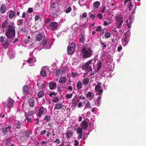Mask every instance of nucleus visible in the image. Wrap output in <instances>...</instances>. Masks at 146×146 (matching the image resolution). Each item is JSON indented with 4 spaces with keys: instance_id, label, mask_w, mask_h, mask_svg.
Wrapping results in <instances>:
<instances>
[{
    "instance_id": "680f3d73",
    "label": "nucleus",
    "mask_w": 146,
    "mask_h": 146,
    "mask_svg": "<svg viewBox=\"0 0 146 146\" xmlns=\"http://www.w3.org/2000/svg\"><path fill=\"white\" fill-rule=\"evenodd\" d=\"M33 9L32 8H29L27 10L28 12L29 13H31L33 11Z\"/></svg>"
},
{
    "instance_id": "4d7b16f0",
    "label": "nucleus",
    "mask_w": 146,
    "mask_h": 146,
    "mask_svg": "<svg viewBox=\"0 0 146 146\" xmlns=\"http://www.w3.org/2000/svg\"><path fill=\"white\" fill-rule=\"evenodd\" d=\"M72 10V8L71 7H69L68 9L66 11V12L67 13H69Z\"/></svg>"
},
{
    "instance_id": "bf43d9fd",
    "label": "nucleus",
    "mask_w": 146,
    "mask_h": 146,
    "mask_svg": "<svg viewBox=\"0 0 146 146\" xmlns=\"http://www.w3.org/2000/svg\"><path fill=\"white\" fill-rule=\"evenodd\" d=\"M0 41L2 42H4L5 41L4 37L2 36L0 37Z\"/></svg>"
},
{
    "instance_id": "f704fd0d",
    "label": "nucleus",
    "mask_w": 146,
    "mask_h": 146,
    "mask_svg": "<svg viewBox=\"0 0 146 146\" xmlns=\"http://www.w3.org/2000/svg\"><path fill=\"white\" fill-rule=\"evenodd\" d=\"M21 124L20 122L18 121L15 125V126L17 129H20L21 128Z\"/></svg>"
},
{
    "instance_id": "a19ab883",
    "label": "nucleus",
    "mask_w": 146,
    "mask_h": 146,
    "mask_svg": "<svg viewBox=\"0 0 146 146\" xmlns=\"http://www.w3.org/2000/svg\"><path fill=\"white\" fill-rule=\"evenodd\" d=\"M33 111H30L28 112L27 113H25V114H27V115L32 116L34 114Z\"/></svg>"
},
{
    "instance_id": "423d86ee",
    "label": "nucleus",
    "mask_w": 146,
    "mask_h": 146,
    "mask_svg": "<svg viewBox=\"0 0 146 146\" xmlns=\"http://www.w3.org/2000/svg\"><path fill=\"white\" fill-rule=\"evenodd\" d=\"M14 102V100L11 98L8 99L6 104L7 107L9 108L12 107Z\"/></svg>"
},
{
    "instance_id": "5701e85b",
    "label": "nucleus",
    "mask_w": 146,
    "mask_h": 146,
    "mask_svg": "<svg viewBox=\"0 0 146 146\" xmlns=\"http://www.w3.org/2000/svg\"><path fill=\"white\" fill-rule=\"evenodd\" d=\"M123 22H116V27L118 29H120L121 26V25L123 23Z\"/></svg>"
},
{
    "instance_id": "774afa93",
    "label": "nucleus",
    "mask_w": 146,
    "mask_h": 146,
    "mask_svg": "<svg viewBox=\"0 0 146 146\" xmlns=\"http://www.w3.org/2000/svg\"><path fill=\"white\" fill-rule=\"evenodd\" d=\"M23 20L19 19L18 21V22L19 23V25H20L23 23Z\"/></svg>"
},
{
    "instance_id": "6e6552de",
    "label": "nucleus",
    "mask_w": 146,
    "mask_h": 146,
    "mask_svg": "<svg viewBox=\"0 0 146 146\" xmlns=\"http://www.w3.org/2000/svg\"><path fill=\"white\" fill-rule=\"evenodd\" d=\"M80 125L82 127L81 128L85 130H86L88 127L87 122L84 120H83L81 123Z\"/></svg>"
},
{
    "instance_id": "bb28decb",
    "label": "nucleus",
    "mask_w": 146,
    "mask_h": 146,
    "mask_svg": "<svg viewBox=\"0 0 146 146\" xmlns=\"http://www.w3.org/2000/svg\"><path fill=\"white\" fill-rule=\"evenodd\" d=\"M101 97H98L95 102V104H96V105L98 106H99L100 105V102L101 101Z\"/></svg>"
},
{
    "instance_id": "39448f33",
    "label": "nucleus",
    "mask_w": 146,
    "mask_h": 146,
    "mask_svg": "<svg viewBox=\"0 0 146 146\" xmlns=\"http://www.w3.org/2000/svg\"><path fill=\"white\" fill-rule=\"evenodd\" d=\"M58 3L57 2L53 3L51 5L50 7V13H54L57 12L56 9L58 6Z\"/></svg>"
},
{
    "instance_id": "c9c22d12",
    "label": "nucleus",
    "mask_w": 146,
    "mask_h": 146,
    "mask_svg": "<svg viewBox=\"0 0 146 146\" xmlns=\"http://www.w3.org/2000/svg\"><path fill=\"white\" fill-rule=\"evenodd\" d=\"M93 60L91 59V60H90L88 62H87L86 64H85V66L87 67H88L91 64H92V62L93 61Z\"/></svg>"
},
{
    "instance_id": "37998d69",
    "label": "nucleus",
    "mask_w": 146,
    "mask_h": 146,
    "mask_svg": "<svg viewBox=\"0 0 146 146\" xmlns=\"http://www.w3.org/2000/svg\"><path fill=\"white\" fill-rule=\"evenodd\" d=\"M62 73V72L60 71V69H57L56 70V75L57 76H58L60 74Z\"/></svg>"
},
{
    "instance_id": "09e8293b",
    "label": "nucleus",
    "mask_w": 146,
    "mask_h": 146,
    "mask_svg": "<svg viewBox=\"0 0 146 146\" xmlns=\"http://www.w3.org/2000/svg\"><path fill=\"white\" fill-rule=\"evenodd\" d=\"M59 98L57 97H55L52 100V101L54 102H57L58 101Z\"/></svg>"
},
{
    "instance_id": "1a4fd4ad",
    "label": "nucleus",
    "mask_w": 146,
    "mask_h": 146,
    "mask_svg": "<svg viewBox=\"0 0 146 146\" xmlns=\"http://www.w3.org/2000/svg\"><path fill=\"white\" fill-rule=\"evenodd\" d=\"M86 96L89 100H91L94 98V94L92 92H88L86 93Z\"/></svg>"
},
{
    "instance_id": "72a5a7b5",
    "label": "nucleus",
    "mask_w": 146,
    "mask_h": 146,
    "mask_svg": "<svg viewBox=\"0 0 146 146\" xmlns=\"http://www.w3.org/2000/svg\"><path fill=\"white\" fill-rule=\"evenodd\" d=\"M44 94V92L42 91H40L38 94V98L42 97Z\"/></svg>"
},
{
    "instance_id": "052dcab7",
    "label": "nucleus",
    "mask_w": 146,
    "mask_h": 146,
    "mask_svg": "<svg viewBox=\"0 0 146 146\" xmlns=\"http://www.w3.org/2000/svg\"><path fill=\"white\" fill-rule=\"evenodd\" d=\"M77 75V74L76 73L72 72L71 73V75L73 78L75 77Z\"/></svg>"
},
{
    "instance_id": "ea45409f",
    "label": "nucleus",
    "mask_w": 146,
    "mask_h": 146,
    "mask_svg": "<svg viewBox=\"0 0 146 146\" xmlns=\"http://www.w3.org/2000/svg\"><path fill=\"white\" fill-rule=\"evenodd\" d=\"M51 117L49 115H46L44 118V119L46 120L47 122L49 121H50Z\"/></svg>"
},
{
    "instance_id": "c756f323",
    "label": "nucleus",
    "mask_w": 146,
    "mask_h": 146,
    "mask_svg": "<svg viewBox=\"0 0 146 146\" xmlns=\"http://www.w3.org/2000/svg\"><path fill=\"white\" fill-rule=\"evenodd\" d=\"M25 115L26 117V119L27 121L29 122H31L32 120V116L27 115V114H25Z\"/></svg>"
},
{
    "instance_id": "412c9836",
    "label": "nucleus",
    "mask_w": 146,
    "mask_h": 146,
    "mask_svg": "<svg viewBox=\"0 0 146 146\" xmlns=\"http://www.w3.org/2000/svg\"><path fill=\"white\" fill-rule=\"evenodd\" d=\"M23 92L24 94H26L29 92V88L27 86H24L23 88Z\"/></svg>"
},
{
    "instance_id": "f257e3e1",
    "label": "nucleus",
    "mask_w": 146,
    "mask_h": 146,
    "mask_svg": "<svg viewBox=\"0 0 146 146\" xmlns=\"http://www.w3.org/2000/svg\"><path fill=\"white\" fill-rule=\"evenodd\" d=\"M5 35L7 38L14 39L15 35V27L14 26L9 25L7 28Z\"/></svg>"
},
{
    "instance_id": "b1692460",
    "label": "nucleus",
    "mask_w": 146,
    "mask_h": 146,
    "mask_svg": "<svg viewBox=\"0 0 146 146\" xmlns=\"http://www.w3.org/2000/svg\"><path fill=\"white\" fill-rule=\"evenodd\" d=\"M24 135L25 137L27 138L29 137L30 136V133L29 131L28 130L26 131L24 133Z\"/></svg>"
},
{
    "instance_id": "4468645a",
    "label": "nucleus",
    "mask_w": 146,
    "mask_h": 146,
    "mask_svg": "<svg viewBox=\"0 0 146 146\" xmlns=\"http://www.w3.org/2000/svg\"><path fill=\"white\" fill-rule=\"evenodd\" d=\"M43 37L42 33H38L36 37V40L38 41H39L42 40Z\"/></svg>"
},
{
    "instance_id": "c03bdc74",
    "label": "nucleus",
    "mask_w": 146,
    "mask_h": 146,
    "mask_svg": "<svg viewBox=\"0 0 146 146\" xmlns=\"http://www.w3.org/2000/svg\"><path fill=\"white\" fill-rule=\"evenodd\" d=\"M111 36V33L108 32H106L105 34V36L106 38H109Z\"/></svg>"
},
{
    "instance_id": "de8ad7c7",
    "label": "nucleus",
    "mask_w": 146,
    "mask_h": 146,
    "mask_svg": "<svg viewBox=\"0 0 146 146\" xmlns=\"http://www.w3.org/2000/svg\"><path fill=\"white\" fill-rule=\"evenodd\" d=\"M90 103L89 101H88L85 104V105L86 107H89L90 108H92V107L90 106Z\"/></svg>"
},
{
    "instance_id": "6ab92c4d",
    "label": "nucleus",
    "mask_w": 146,
    "mask_h": 146,
    "mask_svg": "<svg viewBox=\"0 0 146 146\" xmlns=\"http://www.w3.org/2000/svg\"><path fill=\"white\" fill-rule=\"evenodd\" d=\"M63 106L62 104L58 103L55 105L54 107V109L57 110H59Z\"/></svg>"
},
{
    "instance_id": "e2e57ef3",
    "label": "nucleus",
    "mask_w": 146,
    "mask_h": 146,
    "mask_svg": "<svg viewBox=\"0 0 146 146\" xmlns=\"http://www.w3.org/2000/svg\"><path fill=\"white\" fill-rule=\"evenodd\" d=\"M103 90L101 89H100V90H99L97 92H98V95H100L102 94V93L103 92Z\"/></svg>"
},
{
    "instance_id": "58836bf2",
    "label": "nucleus",
    "mask_w": 146,
    "mask_h": 146,
    "mask_svg": "<svg viewBox=\"0 0 146 146\" xmlns=\"http://www.w3.org/2000/svg\"><path fill=\"white\" fill-rule=\"evenodd\" d=\"M101 86L99 84L97 85L95 87V90L96 92L98 91L101 89Z\"/></svg>"
},
{
    "instance_id": "9b49d317",
    "label": "nucleus",
    "mask_w": 146,
    "mask_h": 146,
    "mask_svg": "<svg viewBox=\"0 0 146 146\" xmlns=\"http://www.w3.org/2000/svg\"><path fill=\"white\" fill-rule=\"evenodd\" d=\"M13 40L7 38L5 43L3 44V46L4 47V48H7L9 45L10 43L11 42H12Z\"/></svg>"
},
{
    "instance_id": "f3484780",
    "label": "nucleus",
    "mask_w": 146,
    "mask_h": 146,
    "mask_svg": "<svg viewBox=\"0 0 146 146\" xmlns=\"http://www.w3.org/2000/svg\"><path fill=\"white\" fill-rule=\"evenodd\" d=\"M56 84L53 82H51L50 83L48 86L50 90H54L56 88Z\"/></svg>"
},
{
    "instance_id": "6e6d98bb",
    "label": "nucleus",
    "mask_w": 146,
    "mask_h": 146,
    "mask_svg": "<svg viewBox=\"0 0 146 146\" xmlns=\"http://www.w3.org/2000/svg\"><path fill=\"white\" fill-rule=\"evenodd\" d=\"M106 8L105 6L102 7V10L101 11V13H102L106 12Z\"/></svg>"
},
{
    "instance_id": "393cba45",
    "label": "nucleus",
    "mask_w": 146,
    "mask_h": 146,
    "mask_svg": "<svg viewBox=\"0 0 146 146\" xmlns=\"http://www.w3.org/2000/svg\"><path fill=\"white\" fill-rule=\"evenodd\" d=\"M129 39V38L128 35H126L123 39V41L125 42V44H126L128 43Z\"/></svg>"
},
{
    "instance_id": "aec40b11",
    "label": "nucleus",
    "mask_w": 146,
    "mask_h": 146,
    "mask_svg": "<svg viewBox=\"0 0 146 146\" xmlns=\"http://www.w3.org/2000/svg\"><path fill=\"white\" fill-rule=\"evenodd\" d=\"M132 22V20L131 17H130L129 19L126 21L127 23V25L129 28L131 27V25Z\"/></svg>"
},
{
    "instance_id": "473e14b6",
    "label": "nucleus",
    "mask_w": 146,
    "mask_h": 146,
    "mask_svg": "<svg viewBox=\"0 0 146 146\" xmlns=\"http://www.w3.org/2000/svg\"><path fill=\"white\" fill-rule=\"evenodd\" d=\"M8 25V22L7 20L5 21H4L3 23H2V28L3 29H4Z\"/></svg>"
},
{
    "instance_id": "ddd939ff",
    "label": "nucleus",
    "mask_w": 146,
    "mask_h": 146,
    "mask_svg": "<svg viewBox=\"0 0 146 146\" xmlns=\"http://www.w3.org/2000/svg\"><path fill=\"white\" fill-rule=\"evenodd\" d=\"M123 15H121L115 16V19L116 22H123Z\"/></svg>"
},
{
    "instance_id": "8fccbe9b",
    "label": "nucleus",
    "mask_w": 146,
    "mask_h": 146,
    "mask_svg": "<svg viewBox=\"0 0 146 146\" xmlns=\"http://www.w3.org/2000/svg\"><path fill=\"white\" fill-rule=\"evenodd\" d=\"M90 17L91 18L92 20H93L96 17V14H91L90 15Z\"/></svg>"
},
{
    "instance_id": "9d476101",
    "label": "nucleus",
    "mask_w": 146,
    "mask_h": 146,
    "mask_svg": "<svg viewBox=\"0 0 146 146\" xmlns=\"http://www.w3.org/2000/svg\"><path fill=\"white\" fill-rule=\"evenodd\" d=\"M45 111H46V109L43 107H41L39 109V112L38 114V116L40 117H41L42 115Z\"/></svg>"
},
{
    "instance_id": "79ce46f5",
    "label": "nucleus",
    "mask_w": 146,
    "mask_h": 146,
    "mask_svg": "<svg viewBox=\"0 0 146 146\" xmlns=\"http://www.w3.org/2000/svg\"><path fill=\"white\" fill-rule=\"evenodd\" d=\"M128 7L130 11H131L132 9L133 5L132 2L130 1L128 3Z\"/></svg>"
},
{
    "instance_id": "2eb2a0df",
    "label": "nucleus",
    "mask_w": 146,
    "mask_h": 146,
    "mask_svg": "<svg viewBox=\"0 0 146 146\" xmlns=\"http://www.w3.org/2000/svg\"><path fill=\"white\" fill-rule=\"evenodd\" d=\"M6 7L5 4H3L0 8L1 12L2 13H4L5 12Z\"/></svg>"
},
{
    "instance_id": "a18cd8bd",
    "label": "nucleus",
    "mask_w": 146,
    "mask_h": 146,
    "mask_svg": "<svg viewBox=\"0 0 146 146\" xmlns=\"http://www.w3.org/2000/svg\"><path fill=\"white\" fill-rule=\"evenodd\" d=\"M72 96V94H68L66 95L65 97L67 98H71Z\"/></svg>"
},
{
    "instance_id": "e433bc0d",
    "label": "nucleus",
    "mask_w": 146,
    "mask_h": 146,
    "mask_svg": "<svg viewBox=\"0 0 146 146\" xmlns=\"http://www.w3.org/2000/svg\"><path fill=\"white\" fill-rule=\"evenodd\" d=\"M73 135L72 133L69 131L67 132L66 137L68 138H70Z\"/></svg>"
},
{
    "instance_id": "864d4df0",
    "label": "nucleus",
    "mask_w": 146,
    "mask_h": 146,
    "mask_svg": "<svg viewBox=\"0 0 146 146\" xmlns=\"http://www.w3.org/2000/svg\"><path fill=\"white\" fill-rule=\"evenodd\" d=\"M111 23V22H108L107 21H104V23L103 25H104L106 26L108 25H110Z\"/></svg>"
},
{
    "instance_id": "49530a36",
    "label": "nucleus",
    "mask_w": 146,
    "mask_h": 146,
    "mask_svg": "<svg viewBox=\"0 0 146 146\" xmlns=\"http://www.w3.org/2000/svg\"><path fill=\"white\" fill-rule=\"evenodd\" d=\"M102 63L101 62H100L98 64L97 71L99 70L101 67Z\"/></svg>"
},
{
    "instance_id": "4c0bfd02",
    "label": "nucleus",
    "mask_w": 146,
    "mask_h": 146,
    "mask_svg": "<svg viewBox=\"0 0 146 146\" xmlns=\"http://www.w3.org/2000/svg\"><path fill=\"white\" fill-rule=\"evenodd\" d=\"M83 130L82 129L79 128L77 129V133L78 134H82Z\"/></svg>"
},
{
    "instance_id": "f03ea898",
    "label": "nucleus",
    "mask_w": 146,
    "mask_h": 146,
    "mask_svg": "<svg viewBox=\"0 0 146 146\" xmlns=\"http://www.w3.org/2000/svg\"><path fill=\"white\" fill-rule=\"evenodd\" d=\"M81 51L84 58L90 57L93 55V51L91 48L88 47L87 44L84 45Z\"/></svg>"
},
{
    "instance_id": "0e129e2a",
    "label": "nucleus",
    "mask_w": 146,
    "mask_h": 146,
    "mask_svg": "<svg viewBox=\"0 0 146 146\" xmlns=\"http://www.w3.org/2000/svg\"><path fill=\"white\" fill-rule=\"evenodd\" d=\"M101 28V26H99L98 27L97 29H96V31H100Z\"/></svg>"
},
{
    "instance_id": "dca6fc26",
    "label": "nucleus",
    "mask_w": 146,
    "mask_h": 146,
    "mask_svg": "<svg viewBox=\"0 0 146 146\" xmlns=\"http://www.w3.org/2000/svg\"><path fill=\"white\" fill-rule=\"evenodd\" d=\"M37 85L38 87H40L42 90H45L46 88L45 85L43 83L41 82L37 83Z\"/></svg>"
},
{
    "instance_id": "603ef678",
    "label": "nucleus",
    "mask_w": 146,
    "mask_h": 146,
    "mask_svg": "<svg viewBox=\"0 0 146 146\" xmlns=\"http://www.w3.org/2000/svg\"><path fill=\"white\" fill-rule=\"evenodd\" d=\"M87 16V14L86 13H84L81 16L82 19L86 18Z\"/></svg>"
},
{
    "instance_id": "a211bd4d",
    "label": "nucleus",
    "mask_w": 146,
    "mask_h": 146,
    "mask_svg": "<svg viewBox=\"0 0 146 146\" xmlns=\"http://www.w3.org/2000/svg\"><path fill=\"white\" fill-rule=\"evenodd\" d=\"M15 11L13 10L11 11L9 14V18L11 19H12L15 16Z\"/></svg>"
},
{
    "instance_id": "69168bd1",
    "label": "nucleus",
    "mask_w": 146,
    "mask_h": 146,
    "mask_svg": "<svg viewBox=\"0 0 146 146\" xmlns=\"http://www.w3.org/2000/svg\"><path fill=\"white\" fill-rule=\"evenodd\" d=\"M82 134H79V135L78 136V137H77V139L78 140H79L80 139H81L82 138Z\"/></svg>"
},
{
    "instance_id": "f8f14e48",
    "label": "nucleus",
    "mask_w": 146,
    "mask_h": 146,
    "mask_svg": "<svg viewBox=\"0 0 146 146\" xmlns=\"http://www.w3.org/2000/svg\"><path fill=\"white\" fill-rule=\"evenodd\" d=\"M85 35L81 33L79 37V43L83 44L85 40Z\"/></svg>"
},
{
    "instance_id": "3c124183",
    "label": "nucleus",
    "mask_w": 146,
    "mask_h": 146,
    "mask_svg": "<svg viewBox=\"0 0 146 146\" xmlns=\"http://www.w3.org/2000/svg\"><path fill=\"white\" fill-rule=\"evenodd\" d=\"M96 17L97 18H99L100 19L103 18V16L101 13L98 14Z\"/></svg>"
},
{
    "instance_id": "5fc2aeb1",
    "label": "nucleus",
    "mask_w": 146,
    "mask_h": 146,
    "mask_svg": "<svg viewBox=\"0 0 146 146\" xmlns=\"http://www.w3.org/2000/svg\"><path fill=\"white\" fill-rule=\"evenodd\" d=\"M7 128H6V127L3 128V133L5 135H6L7 133Z\"/></svg>"
},
{
    "instance_id": "7ed1b4c3",
    "label": "nucleus",
    "mask_w": 146,
    "mask_h": 146,
    "mask_svg": "<svg viewBox=\"0 0 146 146\" xmlns=\"http://www.w3.org/2000/svg\"><path fill=\"white\" fill-rule=\"evenodd\" d=\"M76 45L75 42L70 44L67 48V53L68 54L72 55L74 52Z\"/></svg>"
},
{
    "instance_id": "7c9ffc66",
    "label": "nucleus",
    "mask_w": 146,
    "mask_h": 146,
    "mask_svg": "<svg viewBox=\"0 0 146 146\" xmlns=\"http://www.w3.org/2000/svg\"><path fill=\"white\" fill-rule=\"evenodd\" d=\"M48 40L46 39H43V40L42 41L41 43V45H42L43 46H45L47 44V43H48Z\"/></svg>"
},
{
    "instance_id": "2f4dec72",
    "label": "nucleus",
    "mask_w": 146,
    "mask_h": 146,
    "mask_svg": "<svg viewBox=\"0 0 146 146\" xmlns=\"http://www.w3.org/2000/svg\"><path fill=\"white\" fill-rule=\"evenodd\" d=\"M66 79L64 77H63L61 78L59 80V82L60 83H64L66 82Z\"/></svg>"
},
{
    "instance_id": "13d9d810",
    "label": "nucleus",
    "mask_w": 146,
    "mask_h": 146,
    "mask_svg": "<svg viewBox=\"0 0 146 146\" xmlns=\"http://www.w3.org/2000/svg\"><path fill=\"white\" fill-rule=\"evenodd\" d=\"M52 15V17L53 18H55L57 17V14L56 13H51Z\"/></svg>"
},
{
    "instance_id": "20e7f679",
    "label": "nucleus",
    "mask_w": 146,
    "mask_h": 146,
    "mask_svg": "<svg viewBox=\"0 0 146 146\" xmlns=\"http://www.w3.org/2000/svg\"><path fill=\"white\" fill-rule=\"evenodd\" d=\"M58 26V23L56 22H52L49 24L48 29L51 31H54L56 29Z\"/></svg>"
},
{
    "instance_id": "cd10ccee",
    "label": "nucleus",
    "mask_w": 146,
    "mask_h": 146,
    "mask_svg": "<svg viewBox=\"0 0 146 146\" xmlns=\"http://www.w3.org/2000/svg\"><path fill=\"white\" fill-rule=\"evenodd\" d=\"M82 83L80 81H79L77 83L76 87L78 90H80L82 88Z\"/></svg>"
},
{
    "instance_id": "a878e982",
    "label": "nucleus",
    "mask_w": 146,
    "mask_h": 146,
    "mask_svg": "<svg viewBox=\"0 0 146 146\" xmlns=\"http://www.w3.org/2000/svg\"><path fill=\"white\" fill-rule=\"evenodd\" d=\"M29 105L31 107H33L34 105V100L32 99H29Z\"/></svg>"
},
{
    "instance_id": "4be33fe9",
    "label": "nucleus",
    "mask_w": 146,
    "mask_h": 146,
    "mask_svg": "<svg viewBox=\"0 0 146 146\" xmlns=\"http://www.w3.org/2000/svg\"><path fill=\"white\" fill-rule=\"evenodd\" d=\"M100 5V3L98 1H96L93 3V6L95 9L98 8Z\"/></svg>"
},
{
    "instance_id": "c85d7f7f",
    "label": "nucleus",
    "mask_w": 146,
    "mask_h": 146,
    "mask_svg": "<svg viewBox=\"0 0 146 146\" xmlns=\"http://www.w3.org/2000/svg\"><path fill=\"white\" fill-rule=\"evenodd\" d=\"M89 82V80L88 78H85L82 81L84 85H86L88 84Z\"/></svg>"
},
{
    "instance_id": "0eeeda50",
    "label": "nucleus",
    "mask_w": 146,
    "mask_h": 146,
    "mask_svg": "<svg viewBox=\"0 0 146 146\" xmlns=\"http://www.w3.org/2000/svg\"><path fill=\"white\" fill-rule=\"evenodd\" d=\"M48 70V69L46 67H43L41 69L40 71V73L41 76L43 77H46L47 76V71Z\"/></svg>"
},
{
    "instance_id": "338daca9",
    "label": "nucleus",
    "mask_w": 146,
    "mask_h": 146,
    "mask_svg": "<svg viewBox=\"0 0 146 146\" xmlns=\"http://www.w3.org/2000/svg\"><path fill=\"white\" fill-rule=\"evenodd\" d=\"M46 132V131L45 130H44L41 132V133L40 135H44L45 134Z\"/></svg>"
}]
</instances>
